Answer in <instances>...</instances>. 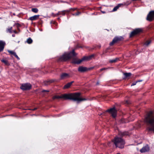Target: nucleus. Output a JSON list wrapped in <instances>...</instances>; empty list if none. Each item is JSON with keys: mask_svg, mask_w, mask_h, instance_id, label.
<instances>
[{"mask_svg": "<svg viewBox=\"0 0 154 154\" xmlns=\"http://www.w3.org/2000/svg\"><path fill=\"white\" fill-rule=\"evenodd\" d=\"M77 54L75 52V49L69 53H65L61 56H60L57 60V61L64 62L65 61L69 59H72L71 63L74 64H79L82 61H84V58H83L80 60H78L76 56Z\"/></svg>", "mask_w": 154, "mask_h": 154, "instance_id": "1", "label": "nucleus"}, {"mask_svg": "<svg viewBox=\"0 0 154 154\" xmlns=\"http://www.w3.org/2000/svg\"><path fill=\"white\" fill-rule=\"evenodd\" d=\"M81 94L79 93H75L71 94H62L61 96L55 95L52 97L53 100L63 98L65 99H69L74 101H76L77 103L85 101L87 100L85 98H82L80 97Z\"/></svg>", "mask_w": 154, "mask_h": 154, "instance_id": "2", "label": "nucleus"}, {"mask_svg": "<svg viewBox=\"0 0 154 154\" xmlns=\"http://www.w3.org/2000/svg\"><path fill=\"white\" fill-rule=\"evenodd\" d=\"M144 121L147 125V130L154 133V110L150 111L147 114Z\"/></svg>", "mask_w": 154, "mask_h": 154, "instance_id": "3", "label": "nucleus"}, {"mask_svg": "<svg viewBox=\"0 0 154 154\" xmlns=\"http://www.w3.org/2000/svg\"><path fill=\"white\" fill-rule=\"evenodd\" d=\"M116 147L123 149L125 144V140L121 137H116L112 140Z\"/></svg>", "mask_w": 154, "mask_h": 154, "instance_id": "4", "label": "nucleus"}, {"mask_svg": "<svg viewBox=\"0 0 154 154\" xmlns=\"http://www.w3.org/2000/svg\"><path fill=\"white\" fill-rule=\"evenodd\" d=\"M123 39L124 38L122 36H116L115 37V38L113 39L112 41L110 42L109 45L111 46H112L115 43L122 41L123 40Z\"/></svg>", "mask_w": 154, "mask_h": 154, "instance_id": "5", "label": "nucleus"}, {"mask_svg": "<svg viewBox=\"0 0 154 154\" xmlns=\"http://www.w3.org/2000/svg\"><path fill=\"white\" fill-rule=\"evenodd\" d=\"M31 85L29 83H26L22 84L20 88L23 90H28L31 89Z\"/></svg>", "mask_w": 154, "mask_h": 154, "instance_id": "6", "label": "nucleus"}, {"mask_svg": "<svg viewBox=\"0 0 154 154\" xmlns=\"http://www.w3.org/2000/svg\"><path fill=\"white\" fill-rule=\"evenodd\" d=\"M106 112L110 114L113 118H115L116 116L117 110L114 107L108 109Z\"/></svg>", "mask_w": 154, "mask_h": 154, "instance_id": "7", "label": "nucleus"}, {"mask_svg": "<svg viewBox=\"0 0 154 154\" xmlns=\"http://www.w3.org/2000/svg\"><path fill=\"white\" fill-rule=\"evenodd\" d=\"M94 68V67L87 68L86 67L80 66L78 69V71L80 72H84L89 70H90L93 69Z\"/></svg>", "mask_w": 154, "mask_h": 154, "instance_id": "8", "label": "nucleus"}, {"mask_svg": "<svg viewBox=\"0 0 154 154\" xmlns=\"http://www.w3.org/2000/svg\"><path fill=\"white\" fill-rule=\"evenodd\" d=\"M142 32V29L140 28H137L134 29L131 33L130 37H133L135 35L140 33Z\"/></svg>", "mask_w": 154, "mask_h": 154, "instance_id": "9", "label": "nucleus"}, {"mask_svg": "<svg viewBox=\"0 0 154 154\" xmlns=\"http://www.w3.org/2000/svg\"><path fill=\"white\" fill-rule=\"evenodd\" d=\"M154 19V11H150L147 16L146 19L149 21H152Z\"/></svg>", "mask_w": 154, "mask_h": 154, "instance_id": "10", "label": "nucleus"}, {"mask_svg": "<svg viewBox=\"0 0 154 154\" xmlns=\"http://www.w3.org/2000/svg\"><path fill=\"white\" fill-rule=\"evenodd\" d=\"M149 150V147L148 145L146 144L140 150V152L142 153L148 152Z\"/></svg>", "mask_w": 154, "mask_h": 154, "instance_id": "11", "label": "nucleus"}, {"mask_svg": "<svg viewBox=\"0 0 154 154\" xmlns=\"http://www.w3.org/2000/svg\"><path fill=\"white\" fill-rule=\"evenodd\" d=\"M69 74L66 73H63L60 75V79H64L66 78H69Z\"/></svg>", "mask_w": 154, "mask_h": 154, "instance_id": "12", "label": "nucleus"}, {"mask_svg": "<svg viewBox=\"0 0 154 154\" xmlns=\"http://www.w3.org/2000/svg\"><path fill=\"white\" fill-rule=\"evenodd\" d=\"M128 132L119 131V136L121 137H123L125 136L128 135Z\"/></svg>", "mask_w": 154, "mask_h": 154, "instance_id": "13", "label": "nucleus"}, {"mask_svg": "<svg viewBox=\"0 0 154 154\" xmlns=\"http://www.w3.org/2000/svg\"><path fill=\"white\" fill-rule=\"evenodd\" d=\"M39 15H35L30 17L28 20L32 21L36 20L39 18Z\"/></svg>", "mask_w": 154, "mask_h": 154, "instance_id": "14", "label": "nucleus"}, {"mask_svg": "<svg viewBox=\"0 0 154 154\" xmlns=\"http://www.w3.org/2000/svg\"><path fill=\"white\" fill-rule=\"evenodd\" d=\"M8 51L10 54L14 55L18 60H20V58L17 55L16 53L15 52L13 51H10V50Z\"/></svg>", "mask_w": 154, "mask_h": 154, "instance_id": "15", "label": "nucleus"}, {"mask_svg": "<svg viewBox=\"0 0 154 154\" xmlns=\"http://www.w3.org/2000/svg\"><path fill=\"white\" fill-rule=\"evenodd\" d=\"M74 82V81H72L71 82H69L65 85L63 87L64 89L68 88H69L72 85V83Z\"/></svg>", "mask_w": 154, "mask_h": 154, "instance_id": "16", "label": "nucleus"}, {"mask_svg": "<svg viewBox=\"0 0 154 154\" xmlns=\"http://www.w3.org/2000/svg\"><path fill=\"white\" fill-rule=\"evenodd\" d=\"M94 55L92 54L88 57H84L83 58H84V61L85 60H90L94 57Z\"/></svg>", "mask_w": 154, "mask_h": 154, "instance_id": "17", "label": "nucleus"}, {"mask_svg": "<svg viewBox=\"0 0 154 154\" xmlns=\"http://www.w3.org/2000/svg\"><path fill=\"white\" fill-rule=\"evenodd\" d=\"M54 82V80H51L48 81H47L44 82V84L45 85H47Z\"/></svg>", "mask_w": 154, "mask_h": 154, "instance_id": "18", "label": "nucleus"}, {"mask_svg": "<svg viewBox=\"0 0 154 154\" xmlns=\"http://www.w3.org/2000/svg\"><path fill=\"white\" fill-rule=\"evenodd\" d=\"M123 5V4H119L117 6L115 7L112 10V11H115L117 10L118 8L121 6Z\"/></svg>", "mask_w": 154, "mask_h": 154, "instance_id": "19", "label": "nucleus"}, {"mask_svg": "<svg viewBox=\"0 0 154 154\" xmlns=\"http://www.w3.org/2000/svg\"><path fill=\"white\" fill-rule=\"evenodd\" d=\"M125 78H127L129 77L131 75V74L130 72L129 73H125L124 74Z\"/></svg>", "mask_w": 154, "mask_h": 154, "instance_id": "20", "label": "nucleus"}, {"mask_svg": "<svg viewBox=\"0 0 154 154\" xmlns=\"http://www.w3.org/2000/svg\"><path fill=\"white\" fill-rule=\"evenodd\" d=\"M118 60H119V59L116 58L115 59L110 60L109 61V62L111 63H113L116 62Z\"/></svg>", "mask_w": 154, "mask_h": 154, "instance_id": "21", "label": "nucleus"}, {"mask_svg": "<svg viewBox=\"0 0 154 154\" xmlns=\"http://www.w3.org/2000/svg\"><path fill=\"white\" fill-rule=\"evenodd\" d=\"M32 39L30 38H29L27 39L26 42L29 44H31L32 42Z\"/></svg>", "mask_w": 154, "mask_h": 154, "instance_id": "22", "label": "nucleus"}, {"mask_svg": "<svg viewBox=\"0 0 154 154\" xmlns=\"http://www.w3.org/2000/svg\"><path fill=\"white\" fill-rule=\"evenodd\" d=\"M70 11L69 10H64L63 11H60V14L62 15H64L65 14L66 12H69Z\"/></svg>", "mask_w": 154, "mask_h": 154, "instance_id": "23", "label": "nucleus"}, {"mask_svg": "<svg viewBox=\"0 0 154 154\" xmlns=\"http://www.w3.org/2000/svg\"><path fill=\"white\" fill-rule=\"evenodd\" d=\"M1 61L5 65H8L9 64L8 61L6 60L3 59L1 60Z\"/></svg>", "mask_w": 154, "mask_h": 154, "instance_id": "24", "label": "nucleus"}, {"mask_svg": "<svg viewBox=\"0 0 154 154\" xmlns=\"http://www.w3.org/2000/svg\"><path fill=\"white\" fill-rule=\"evenodd\" d=\"M32 11L34 13H37L38 11V10L37 8H32Z\"/></svg>", "mask_w": 154, "mask_h": 154, "instance_id": "25", "label": "nucleus"}, {"mask_svg": "<svg viewBox=\"0 0 154 154\" xmlns=\"http://www.w3.org/2000/svg\"><path fill=\"white\" fill-rule=\"evenodd\" d=\"M151 40H148L146 42L145 44L146 46H148L151 43Z\"/></svg>", "mask_w": 154, "mask_h": 154, "instance_id": "26", "label": "nucleus"}, {"mask_svg": "<svg viewBox=\"0 0 154 154\" xmlns=\"http://www.w3.org/2000/svg\"><path fill=\"white\" fill-rule=\"evenodd\" d=\"M12 30V27H11L10 28H8L7 29V32H9L10 33H11L12 32L11 31Z\"/></svg>", "mask_w": 154, "mask_h": 154, "instance_id": "27", "label": "nucleus"}, {"mask_svg": "<svg viewBox=\"0 0 154 154\" xmlns=\"http://www.w3.org/2000/svg\"><path fill=\"white\" fill-rule=\"evenodd\" d=\"M51 16L53 17H54L57 16L56 14H54V13H52L51 14Z\"/></svg>", "mask_w": 154, "mask_h": 154, "instance_id": "28", "label": "nucleus"}, {"mask_svg": "<svg viewBox=\"0 0 154 154\" xmlns=\"http://www.w3.org/2000/svg\"><path fill=\"white\" fill-rule=\"evenodd\" d=\"M125 103L127 104H131V102L129 100H126L125 101Z\"/></svg>", "mask_w": 154, "mask_h": 154, "instance_id": "29", "label": "nucleus"}, {"mask_svg": "<svg viewBox=\"0 0 154 154\" xmlns=\"http://www.w3.org/2000/svg\"><path fill=\"white\" fill-rule=\"evenodd\" d=\"M81 14V12L79 11L77 12L75 14V16H78Z\"/></svg>", "mask_w": 154, "mask_h": 154, "instance_id": "30", "label": "nucleus"}, {"mask_svg": "<svg viewBox=\"0 0 154 154\" xmlns=\"http://www.w3.org/2000/svg\"><path fill=\"white\" fill-rule=\"evenodd\" d=\"M107 69L105 68H102L100 69V71H102L103 70L106 69Z\"/></svg>", "mask_w": 154, "mask_h": 154, "instance_id": "31", "label": "nucleus"}, {"mask_svg": "<svg viewBox=\"0 0 154 154\" xmlns=\"http://www.w3.org/2000/svg\"><path fill=\"white\" fill-rule=\"evenodd\" d=\"M49 92V91L48 90H43L42 91V92Z\"/></svg>", "mask_w": 154, "mask_h": 154, "instance_id": "32", "label": "nucleus"}, {"mask_svg": "<svg viewBox=\"0 0 154 154\" xmlns=\"http://www.w3.org/2000/svg\"><path fill=\"white\" fill-rule=\"evenodd\" d=\"M61 15L60 14V11H59L56 14L57 16L59 15Z\"/></svg>", "mask_w": 154, "mask_h": 154, "instance_id": "33", "label": "nucleus"}, {"mask_svg": "<svg viewBox=\"0 0 154 154\" xmlns=\"http://www.w3.org/2000/svg\"><path fill=\"white\" fill-rule=\"evenodd\" d=\"M136 83H133L131 84V86H133V85H136Z\"/></svg>", "mask_w": 154, "mask_h": 154, "instance_id": "34", "label": "nucleus"}, {"mask_svg": "<svg viewBox=\"0 0 154 154\" xmlns=\"http://www.w3.org/2000/svg\"><path fill=\"white\" fill-rule=\"evenodd\" d=\"M37 109V108H34V109H31L32 110H33V111H34V110H36V109Z\"/></svg>", "mask_w": 154, "mask_h": 154, "instance_id": "35", "label": "nucleus"}, {"mask_svg": "<svg viewBox=\"0 0 154 154\" xmlns=\"http://www.w3.org/2000/svg\"><path fill=\"white\" fill-rule=\"evenodd\" d=\"M60 2H61L66 3H68L67 2H63V1H60Z\"/></svg>", "mask_w": 154, "mask_h": 154, "instance_id": "36", "label": "nucleus"}, {"mask_svg": "<svg viewBox=\"0 0 154 154\" xmlns=\"http://www.w3.org/2000/svg\"><path fill=\"white\" fill-rule=\"evenodd\" d=\"M99 81L97 82L96 83L97 85H99Z\"/></svg>", "mask_w": 154, "mask_h": 154, "instance_id": "37", "label": "nucleus"}, {"mask_svg": "<svg viewBox=\"0 0 154 154\" xmlns=\"http://www.w3.org/2000/svg\"><path fill=\"white\" fill-rule=\"evenodd\" d=\"M76 8H71V9H72L73 11H75L76 9Z\"/></svg>", "mask_w": 154, "mask_h": 154, "instance_id": "38", "label": "nucleus"}, {"mask_svg": "<svg viewBox=\"0 0 154 154\" xmlns=\"http://www.w3.org/2000/svg\"><path fill=\"white\" fill-rule=\"evenodd\" d=\"M78 47L79 48H82L83 47L82 46H78Z\"/></svg>", "mask_w": 154, "mask_h": 154, "instance_id": "39", "label": "nucleus"}, {"mask_svg": "<svg viewBox=\"0 0 154 154\" xmlns=\"http://www.w3.org/2000/svg\"><path fill=\"white\" fill-rule=\"evenodd\" d=\"M101 12L103 14H104V13H106V12L105 11H101Z\"/></svg>", "mask_w": 154, "mask_h": 154, "instance_id": "40", "label": "nucleus"}, {"mask_svg": "<svg viewBox=\"0 0 154 154\" xmlns=\"http://www.w3.org/2000/svg\"><path fill=\"white\" fill-rule=\"evenodd\" d=\"M142 81L141 80H138V81H137L136 82V83H137L138 82H141Z\"/></svg>", "mask_w": 154, "mask_h": 154, "instance_id": "41", "label": "nucleus"}, {"mask_svg": "<svg viewBox=\"0 0 154 154\" xmlns=\"http://www.w3.org/2000/svg\"><path fill=\"white\" fill-rule=\"evenodd\" d=\"M72 15H73V16H75V14H72Z\"/></svg>", "mask_w": 154, "mask_h": 154, "instance_id": "42", "label": "nucleus"}, {"mask_svg": "<svg viewBox=\"0 0 154 154\" xmlns=\"http://www.w3.org/2000/svg\"><path fill=\"white\" fill-rule=\"evenodd\" d=\"M14 32L15 33H17V31L15 30H14Z\"/></svg>", "mask_w": 154, "mask_h": 154, "instance_id": "43", "label": "nucleus"}, {"mask_svg": "<svg viewBox=\"0 0 154 154\" xmlns=\"http://www.w3.org/2000/svg\"><path fill=\"white\" fill-rule=\"evenodd\" d=\"M58 20H59V19H60V18H58Z\"/></svg>", "mask_w": 154, "mask_h": 154, "instance_id": "44", "label": "nucleus"}]
</instances>
